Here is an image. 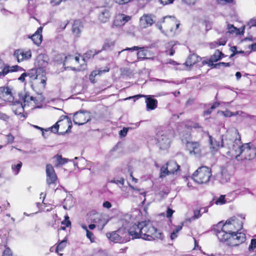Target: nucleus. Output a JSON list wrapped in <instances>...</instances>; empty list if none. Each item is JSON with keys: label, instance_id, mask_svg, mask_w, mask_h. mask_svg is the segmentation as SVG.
<instances>
[{"label": "nucleus", "instance_id": "nucleus-27", "mask_svg": "<svg viewBox=\"0 0 256 256\" xmlns=\"http://www.w3.org/2000/svg\"><path fill=\"white\" fill-rule=\"evenodd\" d=\"M54 158L56 159V163L54 164L56 167H58L71 161V160L66 158H64L61 155L58 154L55 156Z\"/></svg>", "mask_w": 256, "mask_h": 256}, {"label": "nucleus", "instance_id": "nucleus-43", "mask_svg": "<svg viewBox=\"0 0 256 256\" xmlns=\"http://www.w3.org/2000/svg\"><path fill=\"white\" fill-rule=\"evenodd\" d=\"M212 65L214 66V68H219L220 66H230V64L229 62H219L218 64H212Z\"/></svg>", "mask_w": 256, "mask_h": 256}, {"label": "nucleus", "instance_id": "nucleus-19", "mask_svg": "<svg viewBox=\"0 0 256 256\" xmlns=\"http://www.w3.org/2000/svg\"><path fill=\"white\" fill-rule=\"evenodd\" d=\"M202 60L201 58L194 54H190L187 58L184 64L186 66L189 67V69L196 63L199 62Z\"/></svg>", "mask_w": 256, "mask_h": 256}, {"label": "nucleus", "instance_id": "nucleus-47", "mask_svg": "<svg viewBox=\"0 0 256 256\" xmlns=\"http://www.w3.org/2000/svg\"><path fill=\"white\" fill-rule=\"evenodd\" d=\"M110 182L123 185L124 184V179L122 178H120L119 180L114 179L110 181Z\"/></svg>", "mask_w": 256, "mask_h": 256}, {"label": "nucleus", "instance_id": "nucleus-44", "mask_svg": "<svg viewBox=\"0 0 256 256\" xmlns=\"http://www.w3.org/2000/svg\"><path fill=\"white\" fill-rule=\"evenodd\" d=\"M226 202L225 197L224 196H220V197L216 200V204H222Z\"/></svg>", "mask_w": 256, "mask_h": 256}, {"label": "nucleus", "instance_id": "nucleus-29", "mask_svg": "<svg viewBox=\"0 0 256 256\" xmlns=\"http://www.w3.org/2000/svg\"><path fill=\"white\" fill-rule=\"evenodd\" d=\"M222 56H224V54L219 50H216L214 54L211 56L209 62L211 63H212L213 62H216L221 59Z\"/></svg>", "mask_w": 256, "mask_h": 256}, {"label": "nucleus", "instance_id": "nucleus-21", "mask_svg": "<svg viewBox=\"0 0 256 256\" xmlns=\"http://www.w3.org/2000/svg\"><path fill=\"white\" fill-rule=\"evenodd\" d=\"M20 96L23 100L24 106L26 105L28 106L30 102L32 101H34L35 104H37L38 102V100L36 98L30 96L28 92H25L24 94H21Z\"/></svg>", "mask_w": 256, "mask_h": 256}, {"label": "nucleus", "instance_id": "nucleus-36", "mask_svg": "<svg viewBox=\"0 0 256 256\" xmlns=\"http://www.w3.org/2000/svg\"><path fill=\"white\" fill-rule=\"evenodd\" d=\"M135 26L133 25H130L124 30V32L128 36H134Z\"/></svg>", "mask_w": 256, "mask_h": 256}, {"label": "nucleus", "instance_id": "nucleus-57", "mask_svg": "<svg viewBox=\"0 0 256 256\" xmlns=\"http://www.w3.org/2000/svg\"><path fill=\"white\" fill-rule=\"evenodd\" d=\"M162 4L163 5H166L168 4H172L174 0H159Z\"/></svg>", "mask_w": 256, "mask_h": 256}, {"label": "nucleus", "instance_id": "nucleus-20", "mask_svg": "<svg viewBox=\"0 0 256 256\" xmlns=\"http://www.w3.org/2000/svg\"><path fill=\"white\" fill-rule=\"evenodd\" d=\"M42 27L40 26L38 28L36 32L30 37L33 41L34 43L37 46L40 44L42 42Z\"/></svg>", "mask_w": 256, "mask_h": 256}, {"label": "nucleus", "instance_id": "nucleus-62", "mask_svg": "<svg viewBox=\"0 0 256 256\" xmlns=\"http://www.w3.org/2000/svg\"><path fill=\"white\" fill-rule=\"evenodd\" d=\"M185 3L188 4H194L197 0H182Z\"/></svg>", "mask_w": 256, "mask_h": 256}, {"label": "nucleus", "instance_id": "nucleus-42", "mask_svg": "<svg viewBox=\"0 0 256 256\" xmlns=\"http://www.w3.org/2000/svg\"><path fill=\"white\" fill-rule=\"evenodd\" d=\"M256 248V238L252 239L250 244L248 246V250L250 252L253 251Z\"/></svg>", "mask_w": 256, "mask_h": 256}, {"label": "nucleus", "instance_id": "nucleus-53", "mask_svg": "<svg viewBox=\"0 0 256 256\" xmlns=\"http://www.w3.org/2000/svg\"><path fill=\"white\" fill-rule=\"evenodd\" d=\"M10 72H17L19 70H22V68L18 66H13L11 68H10Z\"/></svg>", "mask_w": 256, "mask_h": 256}, {"label": "nucleus", "instance_id": "nucleus-10", "mask_svg": "<svg viewBox=\"0 0 256 256\" xmlns=\"http://www.w3.org/2000/svg\"><path fill=\"white\" fill-rule=\"evenodd\" d=\"M246 240L245 234L242 232H236L232 234L228 239L230 244L232 246H237L244 242Z\"/></svg>", "mask_w": 256, "mask_h": 256}, {"label": "nucleus", "instance_id": "nucleus-49", "mask_svg": "<svg viewBox=\"0 0 256 256\" xmlns=\"http://www.w3.org/2000/svg\"><path fill=\"white\" fill-rule=\"evenodd\" d=\"M3 256H12V252L9 248H6L4 251Z\"/></svg>", "mask_w": 256, "mask_h": 256}, {"label": "nucleus", "instance_id": "nucleus-52", "mask_svg": "<svg viewBox=\"0 0 256 256\" xmlns=\"http://www.w3.org/2000/svg\"><path fill=\"white\" fill-rule=\"evenodd\" d=\"M7 138V142L8 144H12L14 140V136L11 134H9L6 136Z\"/></svg>", "mask_w": 256, "mask_h": 256}, {"label": "nucleus", "instance_id": "nucleus-63", "mask_svg": "<svg viewBox=\"0 0 256 256\" xmlns=\"http://www.w3.org/2000/svg\"><path fill=\"white\" fill-rule=\"evenodd\" d=\"M103 206L109 208L112 206V204L109 202L106 201L103 203Z\"/></svg>", "mask_w": 256, "mask_h": 256}, {"label": "nucleus", "instance_id": "nucleus-41", "mask_svg": "<svg viewBox=\"0 0 256 256\" xmlns=\"http://www.w3.org/2000/svg\"><path fill=\"white\" fill-rule=\"evenodd\" d=\"M22 166V163L21 162H20L18 164L16 165H12V169L15 172V174H18L20 170V169L21 167Z\"/></svg>", "mask_w": 256, "mask_h": 256}, {"label": "nucleus", "instance_id": "nucleus-46", "mask_svg": "<svg viewBox=\"0 0 256 256\" xmlns=\"http://www.w3.org/2000/svg\"><path fill=\"white\" fill-rule=\"evenodd\" d=\"M200 211H201L200 210H195L194 212V216L192 218H190V221L192 219V220H194L199 218L201 216V214H200Z\"/></svg>", "mask_w": 256, "mask_h": 256}, {"label": "nucleus", "instance_id": "nucleus-3", "mask_svg": "<svg viewBox=\"0 0 256 256\" xmlns=\"http://www.w3.org/2000/svg\"><path fill=\"white\" fill-rule=\"evenodd\" d=\"M241 144L240 136L236 129L228 130L221 136V147L226 148L228 150L227 154L232 157L236 156Z\"/></svg>", "mask_w": 256, "mask_h": 256}, {"label": "nucleus", "instance_id": "nucleus-6", "mask_svg": "<svg viewBox=\"0 0 256 256\" xmlns=\"http://www.w3.org/2000/svg\"><path fill=\"white\" fill-rule=\"evenodd\" d=\"M212 176L211 169L206 166L198 168L193 174L192 178L198 184H206Z\"/></svg>", "mask_w": 256, "mask_h": 256}, {"label": "nucleus", "instance_id": "nucleus-7", "mask_svg": "<svg viewBox=\"0 0 256 256\" xmlns=\"http://www.w3.org/2000/svg\"><path fill=\"white\" fill-rule=\"evenodd\" d=\"M174 134L172 129L158 132L157 134V140L160 149L164 150L169 148L170 139L174 136Z\"/></svg>", "mask_w": 256, "mask_h": 256}, {"label": "nucleus", "instance_id": "nucleus-17", "mask_svg": "<svg viewBox=\"0 0 256 256\" xmlns=\"http://www.w3.org/2000/svg\"><path fill=\"white\" fill-rule=\"evenodd\" d=\"M14 56L17 59L18 62H20L30 58L32 56V52L30 50H24L19 49L14 52Z\"/></svg>", "mask_w": 256, "mask_h": 256}, {"label": "nucleus", "instance_id": "nucleus-14", "mask_svg": "<svg viewBox=\"0 0 256 256\" xmlns=\"http://www.w3.org/2000/svg\"><path fill=\"white\" fill-rule=\"evenodd\" d=\"M46 174L47 184L50 185L54 184L57 180V176L52 164H48L46 165Z\"/></svg>", "mask_w": 256, "mask_h": 256}, {"label": "nucleus", "instance_id": "nucleus-61", "mask_svg": "<svg viewBox=\"0 0 256 256\" xmlns=\"http://www.w3.org/2000/svg\"><path fill=\"white\" fill-rule=\"evenodd\" d=\"M250 26V28H251L252 26H256V19H252L250 20V22H248V24Z\"/></svg>", "mask_w": 256, "mask_h": 256}, {"label": "nucleus", "instance_id": "nucleus-39", "mask_svg": "<svg viewBox=\"0 0 256 256\" xmlns=\"http://www.w3.org/2000/svg\"><path fill=\"white\" fill-rule=\"evenodd\" d=\"M66 240H64L61 241L58 245L56 252H58V250L62 251L66 246Z\"/></svg>", "mask_w": 256, "mask_h": 256}, {"label": "nucleus", "instance_id": "nucleus-40", "mask_svg": "<svg viewBox=\"0 0 256 256\" xmlns=\"http://www.w3.org/2000/svg\"><path fill=\"white\" fill-rule=\"evenodd\" d=\"M170 174L168 166H162L160 168V177H165L166 176Z\"/></svg>", "mask_w": 256, "mask_h": 256}, {"label": "nucleus", "instance_id": "nucleus-45", "mask_svg": "<svg viewBox=\"0 0 256 256\" xmlns=\"http://www.w3.org/2000/svg\"><path fill=\"white\" fill-rule=\"evenodd\" d=\"M129 130L128 128H124L122 130H120L119 132V134L121 137L125 136Z\"/></svg>", "mask_w": 256, "mask_h": 256}, {"label": "nucleus", "instance_id": "nucleus-1", "mask_svg": "<svg viewBox=\"0 0 256 256\" xmlns=\"http://www.w3.org/2000/svg\"><path fill=\"white\" fill-rule=\"evenodd\" d=\"M128 232V236L132 238H141L145 240H152L155 238L162 240V234L154 227L150 222L143 221L138 224H134Z\"/></svg>", "mask_w": 256, "mask_h": 256}, {"label": "nucleus", "instance_id": "nucleus-30", "mask_svg": "<svg viewBox=\"0 0 256 256\" xmlns=\"http://www.w3.org/2000/svg\"><path fill=\"white\" fill-rule=\"evenodd\" d=\"M41 72H40V71L38 70L37 68H32L28 72V76H30V78L32 80L38 79V77L40 75Z\"/></svg>", "mask_w": 256, "mask_h": 256}, {"label": "nucleus", "instance_id": "nucleus-8", "mask_svg": "<svg viewBox=\"0 0 256 256\" xmlns=\"http://www.w3.org/2000/svg\"><path fill=\"white\" fill-rule=\"evenodd\" d=\"M48 56L46 54H40L37 56L34 65L41 74H45V68L48 65Z\"/></svg>", "mask_w": 256, "mask_h": 256}, {"label": "nucleus", "instance_id": "nucleus-24", "mask_svg": "<svg viewBox=\"0 0 256 256\" xmlns=\"http://www.w3.org/2000/svg\"><path fill=\"white\" fill-rule=\"evenodd\" d=\"M168 172L170 174H177L180 170V166L174 161H170L166 164Z\"/></svg>", "mask_w": 256, "mask_h": 256}, {"label": "nucleus", "instance_id": "nucleus-55", "mask_svg": "<svg viewBox=\"0 0 256 256\" xmlns=\"http://www.w3.org/2000/svg\"><path fill=\"white\" fill-rule=\"evenodd\" d=\"M218 46H224L226 42V38H220L218 40Z\"/></svg>", "mask_w": 256, "mask_h": 256}, {"label": "nucleus", "instance_id": "nucleus-50", "mask_svg": "<svg viewBox=\"0 0 256 256\" xmlns=\"http://www.w3.org/2000/svg\"><path fill=\"white\" fill-rule=\"evenodd\" d=\"M60 120L58 122L54 125L51 128V131L54 133H56L58 132L59 125L58 124V122H60Z\"/></svg>", "mask_w": 256, "mask_h": 256}, {"label": "nucleus", "instance_id": "nucleus-15", "mask_svg": "<svg viewBox=\"0 0 256 256\" xmlns=\"http://www.w3.org/2000/svg\"><path fill=\"white\" fill-rule=\"evenodd\" d=\"M146 97V108L148 110H153L156 108L158 104V100L156 99L153 98L152 96H145L143 94L136 95L132 98H136L138 99L139 98Z\"/></svg>", "mask_w": 256, "mask_h": 256}, {"label": "nucleus", "instance_id": "nucleus-58", "mask_svg": "<svg viewBox=\"0 0 256 256\" xmlns=\"http://www.w3.org/2000/svg\"><path fill=\"white\" fill-rule=\"evenodd\" d=\"M116 3H118L120 4H126L132 0H114Z\"/></svg>", "mask_w": 256, "mask_h": 256}, {"label": "nucleus", "instance_id": "nucleus-59", "mask_svg": "<svg viewBox=\"0 0 256 256\" xmlns=\"http://www.w3.org/2000/svg\"><path fill=\"white\" fill-rule=\"evenodd\" d=\"M183 223H182L180 225L177 226L174 230V232L178 234L182 228Z\"/></svg>", "mask_w": 256, "mask_h": 256}, {"label": "nucleus", "instance_id": "nucleus-9", "mask_svg": "<svg viewBox=\"0 0 256 256\" xmlns=\"http://www.w3.org/2000/svg\"><path fill=\"white\" fill-rule=\"evenodd\" d=\"M90 120V114L86 112H78L74 116V122L78 126L83 125Z\"/></svg>", "mask_w": 256, "mask_h": 256}, {"label": "nucleus", "instance_id": "nucleus-64", "mask_svg": "<svg viewBox=\"0 0 256 256\" xmlns=\"http://www.w3.org/2000/svg\"><path fill=\"white\" fill-rule=\"evenodd\" d=\"M28 76L27 74L24 72L21 74L20 77L18 78V80L22 82H24L25 80V77Z\"/></svg>", "mask_w": 256, "mask_h": 256}, {"label": "nucleus", "instance_id": "nucleus-54", "mask_svg": "<svg viewBox=\"0 0 256 256\" xmlns=\"http://www.w3.org/2000/svg\"><path fill=\"white\" fill-rule=\"evenodd\" d=\"M44 74H42V78L40 80V83L42 84V87L43 88H44L46 84V78L45 76H44Z\"/></svg>", "mask_w": 256, "mask_h": 256}, {"label": "nucleus", "instance_id": "nucleus-18", "mask_svg": "<svg viewBox=\"0 0 256 256\" xmlns=\"http://www.w3.org/2000/svg\"><path fill=\"white\" fill-rule=\"evenodd\" d=\"M154 16L149 14H144L140 20V26L142 28H146L152 26L154 22Z\"/></svg>", "mask_w": 256, "mask_h": 256}, {"label": "nucleus", "instance_id": "nucleus-31", "mask_svg": "<svg viewBox=\"0 0 256 256\" xmlns=\"http://www.w3.org/2000/svg\"><path fill=\"white\" fill-rule=\"evenodd\" d=\"M10 72L8 67H4V64L0 59V78L4 76Z\"/></svg>", "mask_w": 256, "mask_h": 256}, {"label": "nucleus", "instance_id": "nucleus-48", "mask_svg": "<svg viewBox=\"0 0 256 256\" xmlns=\"http://www.w3.org/2000/svg\"><path fill=\"white\" fill-rule=\"evenodd\" d=\"M65 118L67 120V122L69 124L68 129L66 130V132H68L70 131L71 128H72V123L70 118L68 116H64Z\"/></svg>", "mask_w": 256, "mask_h": 256}, {"label": "nucleus", "instance_id": "nucleus-16", "mask_svg": "<svg viewBox=\"0 0 256 256\" xmlns=\"http://www.w3.org/2000/svg\"><path fill=\"white\" fill-rule=\"evenodd\" d=\"M140 50V51H138L137 52V57H138V59L143 60L148 58L146 57V56L147 51L144 50L143 48H140V47H139L138 46H134L132 48H127L125 49H124L118 52V56H119L121 53H122L126 50L132 52L134 50Z\"/></svg>", "mask_w": 256, "mask_h": 256}, {"label": "nucleus", "instance_id": "nucleus-5", "mask_svg": "<svg viewBox=\"0 0 256 256\" xmlns=\"http://www.w3.org/2000/svg\"><path fill=\"white\" fill-rule=\"evenodd\" d=\"M108 240L114 243L124 244L130 240L128 234L125 228H121L116 231L106 234Z\"/></svg>", "mask_w": 256, "mask_h": 256}, {"label": "nucleus", "instance_id": "nucleus-37", "mask_svg": "<svg viewBox=\"0 0 256 256\" xmlns=\"http://www.w3.org/2000/svg\"><path fill=\"white\" fill-rule=\"evenodd\" d=\"M115 42L114 41L107 40L105 42L103 46L102 49L104 50H109L110 48L114 46Z\"/></svg>", "mask_w": 256, "mask_h": 256}, {"label": "nucleus", "instance_id": "nucleus-23", "mask_svg": "<svg viewBox=\"0 0 256 256\" xmlns=\"http://www.w3.org/2000/svg\"><path fill=\"white\" fill-rule=\"evenodd\" d=\"M168 24H174L175 22V18L172 17L171 16H166L163 17L160 21H158L156 24V27L162 30V24L166 22Z\"/></svg>", "mask_w": 256, "mask_h": 256}, {"label": "nucleus", "instance_id": "nucleus-56", "mask_svg": "<svg viewBox=\"0 0 256 256\" xmlns=\"http://www.w3.org/2000/svg\"><path fill=\"white\" fill-rule=\"evenodd\" d=\"M174 212V210H173L172 209L170 208H168L167 211H166V216L168 218H170L172 217V214Z\"/></svg>", "mask_w": 256, "mask_h": 256}, {"label": "nucleus", "instance_id": "nucleus-60", "mask_svg": "<svg viewBox=\"0 0 256 256\" xmlns=\"http://www.w3.org/2000/svg\"><path fill=\"white\" fill-rule=\"evenodd\" d=\"M231 50L233 52V54H231L230 57L233 56L236 54H238V51L236 50V47L235 46H233L230 48Z\"/></svg>", "mask_w": 256, "mask_h": 256}, {"label": "nucleus", "instance_id": "nucleus-34", "mask_svg": "<svg viewBox=\"0 0 256 256\" xmlns=\"http://www.w3.org/2000/svg\"><path fill=\"white\" fill-rule=\"evenodd\" d=\"M110 69L109 68H106L104 70H94L93 71L92 74H90V80H92V77L95 76L97 75H100L102 74L108 72L109 71Z\"/></svg>", "mask_w": 256, "mask_h": 256}, {"label": "nucleus", "instance_id": "nucleus-28", "mask_svg": "<svg viewBox=\"0 0 256 256\" xmlns=\"http://www.w3.org/2000/svg\"><path fill=\"white\" fill-rule=\"evenodd\" d=\"M1 92H2V96L3 97L8 96L6 100L10 102L13 100L11 90L8 87L1 88Z\"/></svg>", "mask_w": 256, "mask_h": 256}, {"label": "nucleus", "instance_id": "nucleus-2", "mask_svg": "<svg viewBox=\"0 0 256 256\" xmlns=\"http://www.w3.org/2000/svg\"><path fill=\"white\" fill-rule=\"evenodd\" d=\"M242 222L236 216H233L227 220L224 224L219 222L214 228L212 230L221 242L228 240L232 234L236 233L242 228Z\"/></svg>", "mask_w": 256, "mask_h": 256}, {"label": "nucleus", "instance_id": "nucleus-25", "mask_svg": "<svg viewBox=\"0 0 256 256\" xmlns=\"http://www.w3.org/2000/svg\"><path fill=\"white\" fill-rule=\"evenodd\" d=\"M209 142L210 144V148L214 151H216L221 147V140L220 141H217L216 140H214L212 137L209 135Z\"/></svg>", "mask_w": 256, "mask_h": 256}, {"label": "nucleus", "instance_id": "nucleus-22", "mask_svg": "<svg viewBox=\"0 0 256 256\" xmlns=\"http://www.w3.org/2000/svg\"><path fill=\"white\" fill-rule=\"evenodd\" d=\"M82 28L83 26L81 22L79 20H75L72 26V33L76 36H79Z\"/></svg>", "mask_w": 256, "mask_h": 256}, {"label": "nucleus", "instance_id": "nucleus-35", "mask_svg": "<svg viewBox=\"0 0 256 256\" xmlns=\"http://www.w3.org/2000/svg\"><path fill=\"white\" fill-rule=\"evenodd\" d=\"M16 103L18 106V110L14 108V106L12 108V110L16 114L19 115L21 114L24 112V106L22 104L18 101H16Z\"/></svg>", "mask_w": 256, "mask_h": 256}, {"label": "nucleus", "instance_id": "nucleus-51", "mask_svg": "<svg viewBox=\"0 0 256 256\" xmlns=\"http://www.w3.org/2000/svg\"><path fill=\"white\" fill-rule=\"evenodd\" d=\"M86 236L92 242L94 240V234L92 232H90L88 230H86Z\"/></svg>", "mask_w": 256, "mask_h": 256}, {"label": "nucleus", "instance_id": "nucleus-32", "mask_svg": "<svg viewBox=\"0 0 256 256\" xmlns=\"http://www.w3.org/2000/svg\"><path fill=\"white\" fill-rule=\"evenodd\" d=\"M100 51H96V50H92L88 51L84 54L83 60L90 59L94 56V55L98 54Z\"/></svg>", "mask_w": 256, "mask_h": 256}, {"label": "nucleus", "instance_id": "nucleus-26", "mask_svg": "<svg viewBox=\"0 0 256 256\" xmlns=\"http://www.w3.org/2000/svg\"><path fill=\"white\" fill-rule=\"evenodd\" d=\"M110 17L109 11L106 9H104L100 12L98 19L101 22L104 23L108 20Z\"/></svg>", "mask_w": 256, "mask_h": 256}, {"label": "nucleus", "instance_id": "nucleus-11", "mask_svg": "<svg viewBox=\"0 0 256 256\" xmlns=\"http://www.w3.org/2000/svg\"><path fill=\"white\" fill-rule=\"evenodd\" d=\"M186 148L190 155H194L197 157L200 156L201 148L199 143L198 142H187Z\"/></svg>", "mask_w": 256, "mask_h": 256}, {"label": "nucleus", "instance_id": "nucleus-13", "mask_svg": "<svg viewBox=\"0 0 256 256\" xmlns=\"http://www.w3.org/2000/svg\"><path fill=\"white\" fill-rule=\"evenodd\" d=\"M131 19V16L122 14H118L113 22V27L120 28Z\"/></svg>", "mask_w": 256, "mask_h": 256}, {"label": "nucleus", "instance_id": "nucleus-4", "mask_svg": "<svg viewBox=\"0 0 256 256\" xmlns=\"http://www.w3.org/2000/svg\"><path fill=\"white\" fill-rule=\"evenodd\" d=\"M256 156V150L250 143L240 145L234 156L237 160H251Z\"/></svg>", "mask_w": 256, "mask_h": 256}, {"label": "nucleus", "instance_id": "nucleus-12", "mask_svg": "<svg viewBox=\"0 0 256 256\" xmlns=\"http://www.w3.org/2000/svg\"><path fill=\"white\" fill-rule=\"evenodd\" d=\"M229 167L228 166H222L220 173L216 176V180L222 184L228 182L230 180V174L228 173Z\"/></svg>", "mask_w": 256, "mask_h": 256}, {"label": "nucleus", "instance_id": "nucleus-33", "mask_svg": "<svg viewBox=\"0 0 256 256\" xmlns=\"http://www.w3.org/2000/svg\"><path fill=\"white\" fill-rule=\"evenodd\" d=\"M92 222L94 223H98L102 226V228L106 224V222L104 219L102 220V216L100 214H96L95 216V218L92 219Z\"/></svg>", "mask_w": 256, "mask_h": 256}, {"label": "nucleus", "instance_id": "nucleus-38", "mask_svg": "<svg viewBox=\"0 0 256 256\" xmlns=\"http://www.w3.org/2000/svg\"><path fill=\"white\" fill-rule=\"evenodd\" d=\"M228 30L229 33L234 34L236 32V34H240L239 30L232 24L228 25Z\"/></svg>", "mask_w": 256, "mask_h": 256}]
</instances>
